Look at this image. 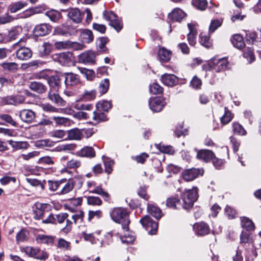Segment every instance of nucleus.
<instances>
[{"mask_svg":"<svg viewBox=\"0 0 261 261\" xmlns=\"http://www.w3.org/2000/svg\"><path fill=\"white\" fill-rule=\"evenodd\" d=\"M110 215L114 221L121 224L123 230H129L130 221L128 218V213L125 209L121 207L114 208Z\"/></svg>","mask_w":261,"mask_h":261,"instance_id":"1","label":"nucleus"},{"mask_svg":"<svg viewBox=\"0 0 261 261\" xmlns=\"http://www.w3.org/2000/svg\"><path fill=\"white\" fill-rule=\"evenodd\" d=\"M228 62L226 58L212 59L208 62L202 65V68L205 71H214L220 72L225 71L228 66Z\"/></svg>","mask_w":261,"mask_h":261,"instance_id":"2","label":"nucleus"},{"mask_svg":"<svg viewBox=\"0 0 261 261\" xmlns=\"http://www.w3.org/2000/svg\"><path fill=\"white\" fill-rule=\"evenodd\" d=\"M198 197V189L196 187L186 190L182 194L183 208L188 210L192 207L194 203L197 200Z\"/></svg>","mask_w":261,"mask_h":261,"instance_id":"3","label":"nucleus"},{"mask_svg":"<svg viewBox=\"0 0 261 261\" xmlns=\"http://www.w3.org/2000/svg\"><path fill=\"white\" fill-rule=\"evenodd\" d=\"M104 18L110 21V24L114 28L117 32H119L122 28L123 24L117 15L112 12H105L103 13Z\"/></svg>","mask_w":261,"mask_h":261,"instance_id":"4","label":"nucleus"},{"mask_svg":"<svg viewBox=\"0 0 261 261\" xmlns=\"http://www.w3.org/2000/svg\"><path fill=\"white\" fill-rule=\"evenodd\" d=\"M25 253L31 257H35L41 260L46 259L48 255V254L37 248H33L31 246H27L24 248Z\"/></svg>","mask_w":261,"mask_h":261,"instance_id":"5","label":"nucleus"},{"mask_svg":"<svg viewBox=\"0 0 261 261\" xmlns=\"http://www.w3.org/2000/svg\"><path fill=\"white\" fill-rule=\"evenodd\" d=\"M203 170L201 169L191 168L185 170L182 174L184 179L187 181L193 180L199 175L203 174Z\"/></svg>","mask_w":261,"mask_h":261,"instance_id":"6","label":"nucleus"},{"mask_svg":"<svg viewBox=\"0 0 261 261\" xmlns=\"http://www.w3.org/2000/svg\"><path fill=\"white\" fill-rule=\"evenodd\" d=\"M73 59L72 54L69 51L61 53L56 55V60L64 66H70L72 65Z\"/></svg>","mask_w":261,"mask_h":261,"instance_id":"7","label":"nucleus"},{"mask_svg":"<svg viewBox=\"0 0 261 261\" xmlns=\"http://www.w3.org/2000/svg\"><path fill=\"white\" fill-rule=\"evenodd\" d=\"M140 222L146 229L148 230L149 228H151L149 230V234H154L156 233L158 228V224L156 222L153 221L149 216H145L140 220Z\"/></svg>","mask_w":261,"mask_h":261,"instance_id":"8","label":"nucleus"},{"mask_svg":"<svg viewBox=\"0 0 261 261\" xmlns=\"http://www.w3.org/2000/svg\"><path fill=\"white\" fill-rule=\"evenodd\" d=\"M165 105L164 99L161 97L151 98L149 100L150 109L154 112L161 111Z\"/></svg>","mask_w":261,"mask_h":261,"instance_id":"9","label":"nucleus"},{"mask_svg":"<svg viewBox=\"0 0 261 261\" xmlns=\"http://www.w3.org/2000/svg\"><path fill=\"white\" fill-rule=\"evenodd\" d=\"M55 47L58 50L68 49L70 48H74L76 49H82L81 45L72 42L68 40L63 41H57L54 43Z\"/></svg>","mask_w":261,"mask_h":261,"instance_id":"10","label":"nucleus"},{"mask_svg":"<svg viewBox=\"0 0 261 261\" xmlns=\"http://www.w3.org/2000/svg\"><path fill=\"white\" fill-rule=\"evenodd\" d=\"M67 16L73 23H81L83 20L84 13H82L77 8H72L69 10Z\"/></svg>","mask_w":261,"mask_h":261,"instance_id":"11","label":"nucleus"},{"mask_svg":"<svg viewBox=\"0 0 261 261\" xmlns=\"http://www.w3.org/2000/svg\"><path fill=\"white\" fill-rule=\"evenodd\" d=\"M51 27L47 23H42L35 26L33 33L36 36H43L49 34Z\"/></svg>","mask_w":261,"mask_h":261,"instance_id":"12","label":"nucleus"},{"mask_svg":"<svg viewBox=\"0 0 261 261\" xmlns=\"http://www.w3.org/2000/svg\"><path fill=\"white\" fill-rule=\"evenodd\" d=\"M57 89H50L48 93V98L54 103L59 106H64L66 102L60 96Z\"/></svg>","mask_w":261,"mask_h":261,"instance_id":"13","label":"nucleus"},{"mask_svg":"<svg viewBox=\"0 0 261 261\" xmlns=\"http://www.w3.org/2000/svg\"><path fill=\"white\" fill-rule=\"evenodd\" d=\"M49 206V205L46 203H36L34 209V218L36 220L42 219L45 210H47Z\"/></svg>","mask_w":261,"mask_h":261,"instance_id":"14","label":"nucleus"},{"mask_svg":"<svg viewBox=\"0 0 261 261\" xmlns=\"http://www.w3.org/2000/svg\"><path fill=\"white\" fill-rule=\"evenodd\" d=\"M95 57L96 54L94 52L91 51H87L79 55V61L80 63L85 64L94 63L95 62Z\"/></svg>","mask_w":261,"mask_h":261,"instance_id":"15","label":"nucleus"},{"mask_svg":"<svg viewBox=\"0 0 261 261\" xmlns=\"http://www.w3.org/2000/svg\"><path fill=\"white\" fill-rule=\"evenodd\" d=\"M189 33L187 35V39L189 43L191 46H194L196 43V36L197 34L195 25L193 23L188 24Z\"/></svg>","mask_w":261,"mask_h":261,"instance_id":"16","label":"nucleus"},{"mask_svg":"<svg viewBox=\"0 0 261 261\" xmlns=\"http://www.w3.org/2000/svg\"><path fill=\"white\" fill-rule=\"evenodd\" d=\"M76 155L82 158H93L95 156L94 148L90 146H85L75 153Z\"/></svg>","mask_w":261,"mask_h":261,"instance_id":"17","label":"nucleus"},{"mask_svg":"<svg viewBox=\"0 0 261 261\" xmlns=\"http://www.w3.org/2000/svg\"><path fill=\"white\" fill-rule=\"evenodd\" d=\"M19 117L25 122L31 123L35 118V113L31 110L24 109L20 111Z\"/></svg>","mask_w":261,"mask_h":261,"instance_id":"18","label":"nucleus"},{"mask_svg":"<svg viewBox=\"0 0 261 261\" xmlns=\"http://www.w3.org/2000/svg\"><path fill=\"white\" fill-rule=\"evenodd\" d=\"M193 229L196 234L198 236H204L210 232L208 226L205 223H197L193 226Z\"/></svg>","mask_w":261,"mask_h":261,"instance_id":"19","label":"nucleus"},{"mask_svg":"<svg viewBox=\"0 0 261 261\" xmlns=\"http://www.w3.org/2000/svg\"><path fill=\"white\" fill-rule=\"evenodd\" d=\"M16 57L20 60H26L32 56L31 49L28 47H21L16 51Z\"/></svg>","mask_w":261,"mask_h":261,"instance_id":"20","label":"nucleus"},{"mask_svg":"<svg viewBox=\"0 0 261 261\" xmlns=\"http://www.w3.org/2000/svg\"><path fill=\"white\" fill-rule=\"evenodd\" d=\"M214 153L213 152L210 150L202 149L198 151L197 154V158L200 160L208 162L212 160L214 157Z\"/></svg>","mask_w":261,"mask_h":261,"instance_id":"21","label":"nucleus"},{"mask_svg":"<svg viewBox=\"0 0 261 261\" xmlns=\"http://www.w3.org/2000/svg\"><path fill=\"white\" fill-rule=\"evenodd\" d=\"M186 16V13L179 8H175L169 14V18L173 21L179 22Z\"/></svg>","mask_w":261,"mask_h":261,"instance_id":"22","label":"nucleus"},{"mask_svg":"<svg viewBox=\"0 0 261 261\" xmlns=\"http://www.w3.org/2000/svg\"><path fill=\"white\" fill-rule=\"evenodd\" d=\"M24 98L21 95L8 96L3 99V101L7 105H17L23 102Z\"/></svg>","mask_w":261,"mask_h":261,"instance_id":"23","label":"nucleus"},{"mask_svg":"<svg viewBox=\"0 0 261 261\" xmlns=\"http://www.w3.org/2000/svg\"><path fill=\"white\" fill-rule=\"evenodd\" d=\"M162 83L168 86H173L178 82L177 77L172 74H164L161 77Z\"/></svg>","mask_w":261,"mask_h":261,"instance_id":"24","label":"nucleus"},{"mask_svg":"<svg viewBox=\"0 0 261 261\" xmlns=\"http://www.w3.org/2000/svg\"><path fill=\"white\" fill-rule=\"evenodd\" d=\"M74 187V182L73 180H69L67 182L63 184L61 182V190L57 192V194L59 195H66L71 192Z\"/></svg>","mask_w":261,"mask_h":261,"instance_id":"25","label":"nucleus"},{"mask_svg":"<svg viewBox=\"0 0 261 261\" xmlns=\"http://www.w3.org/2000/svg\"><path fill=\"white\" fill-rule=\"evenodd\" d=\"M65 83L66 86H73L80 83V79L77 75L72 73L65 74Z\"/></svg>","mask_w":261,"mask_h":261,"instance_id":"26","label":"nucleus"},{"mask_svg":"<svg viewBox=\"0 0 261 261\" xmlns=\"http://www.w3.org/2000/svg\"><path fill=\"white\" fill-rule=\"evenodd\" d=\"M25 2L20 1L11 3L8 7V10L12 13H14L22 9L27 6Z\"/></svg>","mask_w":261,"mask_h":261,"instance_id":"27","label":"nucleus"},{"mask_svg":"<svg viewBox=\"0 0 261 261\" xmlns=\"http://www.w3.org/2000/svg\"><path fill=\"white\" fill-rule=\"evenodd\" d=\"M29 88L32 91L38 93H43L46 91V86L42 83L37 82H31L29 85Z\"/></svg>","mask_w":261,"mask_h":261,"instance_id":"28","label":"nucleus"},{"mask_svg":"<svg viewBox=\"0 0 261 261\" xmlns=\"http://www.w3.org/2000/svg\"><path fill=\"white\" fill-rule=\"evenodd\" d=\"M231 41L233 45L239 49H242L245 46L243 37L240 34L233 35Z\"/></svg>","mask_w":261,"mask_h":261,"instance_id":"29","label":"nucleus"},{"mask_svg":"<svg viewBox=\"0 0 261 261\" xmlns=\"http://www.w3.org/2000/svg\"><path fill=\"white\" fill-rule=\"evenodd\" d=\"M171 53L164 47L161 48L158 51V58L161 61L168 62L171 58Z\"/></svg>","mask_w":261,"mask_h":261,"instance_id":"30","label":"nucleus"},{"mask_svg":"<svg viewBox=\"0 0 261 261\" xmlns=\"http://www.w3.org/2000/svg\"><path fill=\"white\" fill-rule=\"evenodd\" d=\"M68 138L70 140H80L83 138L82 130L74 128L72 129L67 132Z\"/></svg>","mask_w":261,"mask_h":261,"instance_id":"31","label":"nucleus"},{"mask_svg":"<svg viewBox=\"0 0 261 261\" xmlns=\"http://www.w3.org/2000/svg\"><path fill=\"white\" fill-rule=\"evenodd\" d=\"M241 226L247 231L253 230L254 229V224L251 220L245 217H241Z\"/></svg>","mask_w":261,"mask_h":261,"instance_id":"32","label":"nucleus"},{"mask_svg":"<svg viewBox=\"0 0 261 261\" xmlns=\"http://www.w3.org/2000/svg\"><path fill=\"white\" fill-rule=\"evenodd\" d=\"M148 212L154 217L160 219L162 217V211L160 208L152 204H148Z\"/></svg>","mask_w":261,"mask_h":261,"instance_id":"33","label":"nucleus"},{"mask_svg":"<svg viewBox=\"0 0 261 261\" xmlns=\"http://www.w3.org/2000/svg\"><path fill=\"white\" fill-rule=\"evenodd\" d=\"M166 205L171 208H178L180 205V200L176 197H170L166 200Z\"/></svg>","mask_w":261,"mask_h":261,"instance_id":"34","label":"nucleus"},{"mask_svg":"<svg viewBox=\"0 0 261 261\" xmlns=\"http://www.w3.org/2000/svg\"><path fill=\"white\" fill-rule=\"evenodd\" d=\"M45 15L47 16L51 21L54 22L57 21L61 17V14L59 12L53 9L46 12Z\"/></svg>","mask_w":261,"mask_h":261,"instance_id":"35","label":"nucleus"},{"mask_svg":"<svg viewBox=\"0 0 261 261\" xmlns=\"http://www.w3.org/2000/svg\"><path fill=\"white\" fill-rule=\"evenodd\" d=\"M102 160L105 167V172L109 174L113 171L112 166L114 162L113 160L105 156H102Z\"/></svg>","mask_w":261,"mask_h":261,"instance_id":"36","label":"nucleus"},{"mask_svg":"<svg viewBox=\"0 0 261 261\" xmlns=\"http://www.w3.org/2000/svg\"><path fill=\"white\" fill-rule=\"evenodd\" d=\"M48 83L52 89H59L61 81L59 77L57 76H52L47 78Z\"/></svg>","mask_w":261,"mask_h":261,"instance_id":"37","label":"nucleus"},{"mask_svg":"<svg viewBox=\"0 0 261 261\" xmlns=\"http://www.w3.org/2000/svg\"><path fill=\"white\" fill-rule=\"evenodd\" d=\"M1 66L5 70L11 72L16 71L18 67V65L15 62H4Z\"/></svg>","mask_w":261,"mask_h":261,"instance_id":"38","label":"nucleus"},{"mask_svg":"<svg viewBox=\"0 0 261 261\" xmlns=\"http://www.w3.org/2000/svg\"><path fill=\"white\" fill-rule=\"evenodd\" d=\"M192 5L196 9L203 11L207 6V2L206 0H192Z\"/></svg>","mask_w":261,"mask_h":261,"instance_id":"39","label":"nucleus"},{"mask_svg":"<svg viewBox=\"0 0 261 261\" xmlns=\"http://www.w3.org/2000/svg\"><path fill=\"white\" fill-rule=\"evenodd\" d=\"M199 42L202 45L206 48H209L212 46V43L209 36L204 35L203 33H201L199 35Z\"/></svg>","mask_w":261,"mask_h":261,"instance_id":"40","label":"nucleus"},{"mask_svg":"<svg viewBox=\"0 0 261 261\" xmlns=\"http://www.w3.org/2000/svg\"><path fill=\"white\" fill-rule=\"evenodd\" d=\"M83 41L86 43H90L93 40V35L92 31L89 30H84L81 34Z\"/></svg>","mask_w":261,"mask_h":261,"instance_id":"41","label":"nucleus"},{"mask_svg":"<svg viewBox=\"0 0 261 261\" xmlns=\"http://www.w3.org/2000/svg\"><path fill=\"white\" fill-rule=\"evenodd\" d=\"M108 39L107 37H101L97 41V47L99 51L105 52L107 50L106 44L108 42Z\"/></svg>","mask_w":261,"mask_h":261,"instance_id":"42","label":"nucleus"},{"mask_svg":"<svg viewBox=\"0 0 261 261\" xmlns=\"http://www.w3.org/2000/svg\"><path fill=\"white\" fill-rule=\"evenodd\" d=\"M101 111H94L92 114V119L96 122L104 121L107 120L106 116L103 113L100 112Z\"/></svg>","mask_w":261,"mask_h":261,"instance_id":"43","label":"nucleus"},{"mask_svg":"<svg viewBox=\"0 0 261 261\" xmlns=\"http://www.w3.org/2000/svg\"><path fill=\"white\" fill-rule=\"evenodd\" d=\"M128 230L127 231V233H125L123 236L121 237V240L123 243H125L127 244H131L133 243V242L135 240V236L132 232H128Z\"/></svg>","mask_w":261,"mask_h":261,"instance_id":"44","label":"nucleus"},{"mask_svg":"<svg viewBox=\"0 0 261 261\" xmlns=\"http://www.w3.org/2000/svg\"><path fill=\"white\" fill-rule=\"evenodd\" d=\"M96 91L94 90H86L83 94L82 98L86 101L93 100L96 98Z\"/></svg>","mask_w":261,"mask_h":261,"instance_id":"45","label":"nucleus"},{"mask_svg":"<svg viewBox=\"0 0 261 261\" xmlns=\"http://www.w3.org/2000/svg\"><path fill=\"white\" fill-rule=\"evenodd\" d=\"M111 103L108 101L98 102L96 105V108L98 111H108L111 108Z\"/></svg>","mask_w":261,"mask_h":261,"instance_id":"46","label":"nucleus"},{"mask_svg":"<svg viewBox=\"0 0 261 261\" xmlns=\"http://www.w3.org/2000/svg\"><path fill=\"white\" fill-rule=\"evenodd\" d=\"M243 57L246 58L249 62L251 63L255 60V57L252 49L249 48H245L243 53Z\"/></svg>","mask_w":261,"mask_h":261,"instance_id":"47","label":"nucleus"},{"mask_svg":"<svg viewBox=\"0 0 261 261\" xmlns=\"http://www.w3.org/2000/svg\"><path fill=\"white\" fill-rule=\"evenodd\" d=\"M38 242L46 244H51L53 242V238L45 235L39 234L36 238Z\"/></svg>","mask_w":261,"mask_h":261,"instance_id":"48","label":"nucleus"},{"mask_svg":"<svg viewBox=\"0 0 261 261\" xmlns=\"http://www.w3.org/2000/svg\"><path fill=\"white\" fill-rule=\"evenodd\" d=\"M223 20L222 19L212 20L209 27V31L213 33L216 29L222 25Z\"/></svg>","mask_w":261,"mask_h":261,"instance_id":"49","label":"nucleus"},{"mask_svg":"<svg viewBox=\"0 0 261 261\" xmlns=\"http://www.w3.org/2000/svg\"><path fill=\"white\" fill-rule=\"evenodd\" d=\"M232 130L234 134L240 135H244L246 133L243 126L237 122L232 123Z\"/></svg>","mask_w":261,"mask_h":261,"instance_id":"50","label":"nucleus"},{"mask_svg":"<svg viewBox=\"0 0 261 261\" xmlns=\"http://www.w3.org/2000/svg\"><path fill=\"white\" fill-rule=\"evenodd\" d=\"M0 118L13 126L17 127L18 125V123L8 114H2L0 115Z\"/></svg>","mask_w":261,"mask_h":261,"instance_id":"51","label":"nucleus"},{"mask_svg":"<svg viewBox=\"0 0 261 261\" xmlns=\"http://www.w3.org/2000/svg\"><path fill=\"white\" fill-rule=\"evenodd\" d=\"M90 193L99 194L102 196L103 198L107 199V200L109 198V194L107 192L104 191L100 186H97L95 187L94 189L90 191Z\"/></svg>","mask_w":261,"mask_h":261,"instance_id":"52","label":"nucleus"},{"mask_svg":"<svg viewBox=\"0 0 261 261\" xmlns=\"http://www.w3.org/2000/svg\"><path fill=\"white\" fill-rule=\"evenodd\" d=\"M233 115L231 113V112L229 111H226L225 109V112L224 114L221 118V121L223 124H226L228 123L232 119Z\"/></svg>","mask_w":261,"mask_h":261,"instance_id":"53","label":"nucleus"},{"mask_svg":"<svg viewBox=\"0 0 261 261\" xmlns=\"http://www.w3.org/2000/svg\"><path fill=\"white\" fill-rule=\"evenodd\" d=\"M9 143L12 147L16 149L25 148L27 146V143L25 142H17L10 140Z\"/></svg>","mask_w":261,"mask_h":261,"instance_id":"54","label":"nucleus"},{"mask_svg":"<svg viewBox=\"0 0 261 261\" xmlns=\"http://www.w3.org/2000/svg\"><path fill=\"white\" fill-rule=\"evenodd\" d=\"M109 88V81L107 79H105L101 82L99 84V88L101 93H106Z\"/></svg>","mask_w":261,"mask_h":261,"instance_id":"55","label":"nucleus"},{"mask_svg":"<svg viewBox=\"0 0 261 261\" xmlns=\"http://www.w3.org/2000/svg\"><path fill=\"white\" fill-rule=\"evenodd\" d=\"M158 148L161 152L164 153L172 154L174 152L173 147L171 146H165L164 145L159 144L158 146Z\"/></svg>","mask_w":261,"mask_h":261,"instance_id":"56","label":"nucleus"},{"mask_svg":"<svg viewBox=\"0 0 261 261\" xmlns=\"http://www.w3.org/2000/svg\"><path fill=\"white\" fill-rule=\"evenodd\" d=\"M81 165V161L80 160L74 159L68 161L66 164L67 168L70 169H76L80 167Z\"/></svg>","mask_w":261,"mask_h":261,"instance_id":"57","label":"nucleus"},{"mask_svg":"<svg viewBox=\"0 0 261 261\" xmlns=\"http://www.w3.org/2000/svg\"><path fill=\"white\" fill-rule=\"evenodd\" d=\"M67 132L63 129L55 130L51 133L50 136L58 139H63L66 135Z\"/></svg>","mask_w":261,"mask_h":261,"instance_id":"58","label":"nucleus"},{"mask_svg":"<svg viewBox=\"0 0 261 261\" xmlns=\"http://www.w3.org/2000/svg\"><path fill=\"white\" fill-rule=\"evenodd\" d=\"M102 216V213L100 210L97 211H89L88 212V221H90L92 219L96 218L99 219Z\"/></svg>","mask_w":261,"mask_h":261,"instance_id":"59","label":"nucleus"},{"mask_svg":"<svg viewBox=\"0 0 261 261\" xmlns=\"http://www.w3.org/2000/svg\"><path fill=\"white\" fill-rule=\"evenodd\" d=\"M36 13L37 11H36L35 9L33 8H29L25 10L22 13H21L20 17L22 18H29L35 14Z\"/></svg>","mask_w":261,"mask_h":261,"instance_id":"60","label":"nucleus"},{"mask_svg":"<svg viewBox=\"0 0 261 261\" xmlns=\"http://www.w3.org/2000/svg\"><path fill=\"white\" fill-rule=\"evenodd\" d=\"M48 185L49 189L51 191L55 192V191L58 190V189L59 188H60V187L61 186V181H51V180H48Z\"/></svg>","mask_w":261,"mask_h":261,"instance_id":"61","label":"nucleus"},{"mask_svg":"<svg viewBox=\"0 0 261 261\" xmlns=\"http://www.w3.org/2000/svg\"><path fill=\"white\" fill-rule=\"evenodd\" d=\"M28 232L23 230L20 231L16 235L17 243L23 242L27 239Z\"/></svg>","mask_w":261,"mask_h":261,"instance_id":"62","label":"nucleus"},{"mask_svg":"<svg viewBox=\"0 0 261 261\" xmlns=\"http://www.w3.org/2000/svg\"><path fill=\"white\" fill-rule=\"evenodd\" d=\"M87 203L89 205H100L102 202L98 197L89 196L87 198Z\"/></svg>","mask_w":261,"mask_h":261,"instance_id":"63","label":"nucleus"},{"mask_svg":"<svg viewBox=\"0 0 261 261\" xmlns=\"http://www.w3.org/2000/svg\"><path fill=\"white\" fill-rule=\"evenodd\" d=\"M150 92L153 94H157L162 92L163 88L157 83H153L150 86Z\"/></svg>","mask_w":261,"mask_h":261,"instance_id":"64","label":"nucleus"}]
</instances>
